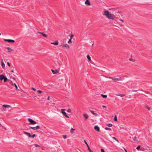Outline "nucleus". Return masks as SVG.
<instances>
[{"instance_id":"obj_11","label":"nucleus","mask_w":152,"mask_h":152,"mask_svg":"<svg viewBox=\"0 0 152 152\" xmlns=\"http://www.w3.org/2000/svg\"><path fill=\"white\" fill-rule=\"evenodd\" d=\"M23 133L27 135L29 137H30V138L31 137V134L30 133L27 132L25 131H24Z\"/></svg>"},{"instance_id":"obj_4","label":"nucleus","mask_w":152,"mask_h":152,"mask_svg":"<svg viewBox=\"0 0 152 152\" xmlns=\"http://www.w3.org/2000/svg\"><path fill=\"white\" fill-rule=\"evenodd\" d=\"M29 129H31L33 130H37L38 129H40V127L39 126H37L35 127H30Z\"/></svg>"},{"instance_id":"obj_35","label":"nucleus","mask_w":152,"mask_h":152,"mask_svg":"<svg viewBox=\"0 0 152 152\" xmlns=\"http://www.w3.org/2000/svg\"><path fill=\"white\" fill-rule=\"evenodd\" d=\"M67 112L68 113H71V110L70 109H68L67 110Z\"/></svg>"},{"instance_id":"obj_59","label":"nucleus","mask_w":152,"mask_h":152,"mask_svg":"<svg viewBox=\"0 0 152 152\" xmlns=\"http://www.w3.org/2000/svg\"><path fill=\"white\" fill-rule=\"evenodd\" d=\"M94 45V44H93L92 45V46H93Z\"/></svg>"},{"instance_id":"obj_46","label":"nucleus","mask_w":152,"mask_h":152,"mask_svg":"<svg viewBox=\"0 0 152 152\" xmlns=\"http://www.w3.org/2000/svg\"><path fill=\"white\" fill-rule=\"evenodd\" d=\"M7 64L9 66H10V64L9 62H7Z\"/></svg>"},{"instance_id":"obj_38","label":"nucleus","mask_w":152,"mask_h":152,"mask_svg":"<svg viewBox=\"0 0 152 152\" xmlns=\"http://www.w3.org/2000/svg\"><path fill=\"white\" fill-rule=\"evenodd\" d=\"M107 78H110V79H111L113 80H114V77H108Z\"/></svg>"},{"instance_id":"obj_1","label":"nucleus","mask_w":152,"mask_h":152,"mask_svg":"<svg viewBox=\"0 0 152 152\" xmlns=\"http://www.w3.org/2000/svg\"><path fill=\"white\" fill-rule=\"evenodd\" d=\"M103 14L105 15L107 18L112 19V18L111 15L110 14L108 11H104Z\"/></svg>"},{"instance_id":"obj_31","label":"nucleus","mask_w":152,"mask_h":152,"mask_svg":"<svg viewBox=\"0 0 152 152\" xmlns=\"http://www.w3.org/2000/svg\"><path fill=\"white\" fill-rule=\"evenodd\" d=\"M62 47L63 48H64V47H67L68 48H69V45L67 44L66 45H64L62 46Z\"/></svg>"},{"instance_id":"obj_17","label":"nucleus","mask_w":152,"mask_h":152,"mask_svg":"<svg viewBox=\"0 0 152 152\" xmlns=\"http://www.w3.org/2000/svg\"><path fill=\"white\" fill-rule=\"evenodd\" d=\"M7 49L8 50V51L9 52H10L11 51H12L13 50L12 49H11L10 48V47H7Z\"/></svg>"},{"instance_id":"obj_50","label":"nucleus","mask_w":152,"mask_h":152,"mask_svg":"<svg viewBox=\"0 0 152 152\" xmlns=\"http://www.w3.org/2000/svg\"><path fill=\"white\" fill-rule=\"evenodd\" d=\"M32 89L33 90H34V91H36V90L35 88H33V87H32Z\"/></svg>"},{"instance_id":"obj_58","label":"nucleus","mask_w":152,"mask_h":152,"mask_svg":"<svg viewBox=\"0 0 152 152\" xmlns=\"http://www.w3.org/2000/svg\"><path fill=\"white\" fill-rule=\"evenodd\" d=\"M144 95L145 96H146V97H148V96H147L146 95Z\"/></svg>"},{"instance_id":"obj_21","label":"nucleus","mask_w":152,"mask_h":152,"mask_svg":"<svg viewBox=\"0 0 152 152\" xmlns=\"http://www.w3.org/2000/svg\"><path fill=\"white\" fill-rule=\"evenodd\" d=\"M101 96L103 98H106L107 97V96L106 95H104L103 94H101Z\"/></svg>"},{"instance_id":"obj_20","label":"nucleus","mask_w":152,"mask_h":152,"mask_svg":"<svg viewBox=\"0 0 152 152\" xmlns=\"http://www.w3.org/2000/svg\"><path fill=\"white\" fill-rule=\"evenodd\" d=\"M106 125L109 127H111L113 126V124H106Z\"/></svg>"},{"instance_id":"obj_19","label":"nucleus","mask_w":152,"mask_h":152,"mask_svg":"<svg viewBox=\"0 0 152 152\" xmlns=\"http://www.w3.org/2000/svg\"><path fill=\"white\" fill-rule=\"evenodd\" d=\"M145 108H146L148 110H150V108L148 105H146L145 106Z\"/></svg>"},{"instance_id":"obj_53","label":"nucleus","mask_w":152,"mask_h":152,"mask_svg":"<svg viewBox=\"0 0 152 152\" xmlns=\"http://www.w3.org/2000/svg\"><path fill=\"white\" fill-rule=\"evenodd\" d=\"M120 20L122 22H124V20L122 19H120Z\"/></svg>"},{"instance_id":"obj_3","label":"nucleus","mask_w":152,"mask_h":152,"mask_svg":"<svg viewBox=\"0 0 152 152\" xmlns=\"http://www.w3.org/2000/svg\"><path fill=\"white\" fill-rule=\"evenodd\" d=\"M65 110V109H61V113L63 114L65 116L66 118H69V117L68 116L65 112L64 111Z\"/></svg>"},{"instance_id":"obj_40","label":"nucleus","mask_w":152,"mask_h":152,"mask_svg":"<svg viewBox=\"0 0 152 152\" xmlns=\"http://www.w3.org/2000/svg\"><path fill=\"white\" fill-rule=\"evenodd\" d=\"M73 37H74V35L72 34L70 36V39H72L73 38Z\"/></svg>"},{"instance_id":"obj_18","label":"nucleus","mask_w":152,"mask_h":152,"mask_svg":"<svg viewBox=\"0 0 152 152\" xmlns=\"http://www.w3.org/2000/svg\"><path fill=\"white\" fill-rule=\"evenodd\" d=\"M87 58L88 59L89 61H91V57H90L89 55H88L87 56Z\"/></svg>"},{"instance_id":"obj_45","label":"nucleus","mask_w":152,"mask_h":152,"mask_svg":"<svg viewBox=\"0 0 152 152\" xmlns=\"http://www.w3.org/2000/svg\"><path fill=\"white\" fill-rule=\"evenodd\" d=\"M63 137L64 139H66V135H63Z\"/></svg>"},{"instance_id":"obj_30","label":"nucleus","mask_w":152,"mask_h":152,"mask_svg":"<svg viewBox=\"0 0 152 152\" xmlns=\"http://www.w3.org/2000/svg\"><path fill=\"white\" fill-rule=\"evenodd\" d=\"M129 60L130 61H132L133 62H135V60L134 59H133L131 58H129Z\"/></svg>"},{"instance_id":"obj_60","label":"nucleus","mask_w":152,"mask_h":152,"mask_svg":"<svg viewBox=\"0 0 152 152\" xmlns=\"http://www.w3.org/2000/svg\"><path fill=\"white\" fill-rule=\"evenodd\" d=\"M1 35V33L0 32V35Z\"/></svg>"},{"instance_id":"obj_5","label":"nucleus","mask_w":152,"mask_h":152,"mask_svg":"<svg viewBox=\"0 0 152 152\" xmlns=\"http://www.w3.org/2000/svg\"><path fill=\"white\" fill-rule=\"evenodd\" d=\"M4 40L5 42H12L13 43L15 42V41L12 39H4Z\"/></svg>"},{"instance_id":"obj_13","label":"nucleus","mask_w":152,"mask_h":152,"mask_svg":"<svg viewBox=\"0 0 152 152\" xmlns=\"http://www.w3.org/2000/svg\"><path fill=\"white\" fill-rule=\"evenodd\" d=\"M51 44L55 45H57L58 44V40H56L55 42H51Z\"/></svg>"},{"instance_id":"obj_33","label":"nucleus","mask_w":152,"mask_h":152,"mask_svg":"<svg viewBox=\"0 0 152 152\" xmlns=\"http://www.w3.org/2000/svg\"><path fill=\"white\" fill-rule=\"evenodd\" d=\"M133 139L135 141H136L137 140V137L136 136L134 137L133 138Z\"/></svg>"},{"instance_id":"obj_14","label":"nucleus","mask_w":152,"mask_h":152,"mask_svg":"<svg viewBox=\"0 0 152 152\" xmlns=\"http://www.w3.org/2000/svg\"><path fill=\"white\" fill-rule=\"evenodd\" d=\"M51 70L52 72H53V74H56V73H58V70H54L52 69H51Z\"/></svg>"},{"instance_id":"obj_12","label":"nucleus","mask_w":152,"mask_h":152,"mask_svg":"<svg viewBox=\"0 0 152 152\" xmlns=\"http://www.w3.org/2000/svg\"><path fill=\"white\" fill-rule=\"evenodd\" d=\"M114 80L115 81H121L122 80V78L121 77H120L119 78H114Z\"/></svg>"},{"instance_id":"obj_8","label":"nucleus","mask_w":152,"mask_h":152,"mask_svg":"<svg viewBox=\"0 0 152 152\" xmlns=\"http://www.w3.org/2000/svg\"><path fill=\"white\" fill-rule=\"evenodd\" d=\"M83 116L85 118V120H86L88 118V115L87 114H83Z\"/></svg>"},{"instance_id":"obj_16","label":"nucleus","mask_w":152,"mask_h":152,"mask_svg":"<svg viewBox=\"0 0 152 152\" xmlns=\"http://www.w3.org/2000/svg\"><path fill=\"white\" fill-rule=\"evenodd\" d=\"M90 111L93 114L95 115V116H96L97 115V113H94V112L93 110H90Z\"/></svg>"},{"instance_id":"obj_15","label":"nucleus","mask_w":152,"mask_h":152,"mask_svg":"<svg viewBox=\"0 0 152 152\" xmlns=\"http://www.w3.org/2000/svg\"><path fill=\"white\" fill-rule=\"evenodd\" d=\"M5 76L1 75H0V80H2L4 78V77Z\"/></svg>"},{"instance_id":"obj_49","label":"nucleus","mask_w":152,"mask_h":152,"mask_svg":"<svg viewBox=\"0 0 152 152\" xmlns=\"http://www.w3.org/2000/svg\"><path fill=\"white\" fill-rule=\"evenodd\" d=\"M84 142L86 144V145H87L88 144L86 142V140H84Z\"/></svg>"},{"instance_id":"obj_24","label":"nucleus","mask_w":152,"mask_h":152,"mask_svg":"<svg viewBox=\"0 0 152 152\" xmlns=\"http://www.w3.org/2000/svg\"><path fill=\"white\" fill-rule=\"evenodd\" d=\"M116 96H119L121 97H123L125 96L124 94H116Z\"/></svg>"},{"instance_id":"obj_48","label":"nucleus","mask_w":152,"mask_h":152,"mask_svg":"<svg viewBox=\"0 0 152 152\" xmlns=\"http://www.w3.org/2000/svg\"><path fill=\"white\" fill-rule=\"evenodd\" d=\"M44 33V32H39V31L37 32V33H39V34H43Z\"/></svg>"},{"instance_id":"obj_37","label":"nucleus","mask_w":152,"mask_h":152,"mask_svg":"<svg viewBox=\"0 0 152 152\" xmlns=\"http://www.w3.org/2000/svg\"><path fill=\"white\" fill-rule=\"evenodd\" d=\"M71 39H70L69 41L68 42V43L69 44H70V43H72V41H71Z\"/></svg>"},{"instance_id":"obj_55","label":"nucleus","mask_w":152,"mask_h":152,"mask_svg":"<svg viewBox=\"0 0 152 152\" xmlns=\"http://www.w3.org/2000/svg\"><path fill=\"white\" fill-rule=\"evenodd\" d=\"M11 72H14V70H13V69L11 71Z\"/></svg>"},{"instance_id":"obj_57","label":"nucleus","mask_w":152,"mask_h":152,"mask_svg":"<svg viewBox=\"0 0 152 152\" xmlns=\"http://www.w3.org/2000/svg\"><path fill=\"white\" fill-rule=\"evenodd\" d=\"M42 150H44V149H43V147H42Z\"/></svg>"},{"instance_id":"obj_41","label":"nucleus","mask_w":152,"mask_h":152,"mask_svg":"<svg viewBox=\"0 0 152 152\" xmlns=\"http://www.w3.org/2000/svg\"><path fill=\"white\" fill-rule=\"evenodd\" d=\"M113 139H115L118 142H119V141L115 137H113Z\"/></svg>"},{"instance_id":"obj_7","label":"nucleus","mask_w":152,"mask_h":152,"mask_svg":"<svg viewBox=\"0 0 152 152\" xmlns=\"http://www.w3.org/2000/svg\"><path fill=\"white\" fill-rule=\"evenodd\" d=\"M143 91L145 92L146 94H151V93L150 92H149L148 91H143V90H132V92H136V91Z\"/></svg>"},{"instance_id":"obj_25","label":"nucleus","mask_w":152,"mask_h":152,"mask_svg":"<svg viewBox=\"0 0 152 152\" xmlns=\"http://www.w3.org/2000/svg\"><path fill=\"white\" fill-rule=\"evenodd\" d=\"M42 35L43 36L47 38L48 37L47 35H46L44 33L43 34H42Z\"/></svg>"},{"instance_id":"obj_28","label":"nucleus","mask_w":152,"mask_h":152,"mask_svg":"<svg viewBox=\"0 0 152 152\" xmlns=\"http://www.w3.org/2000/svg\"><path fill=\"white\" fill-rule=\"evenodd\" d=\"M140 145H138L137 148H136V149L138 150H140Z\"/></svg>"},{"instance_id":"obj_39","label":"nucleus","mask_w":152,"mask_h":152,"mask_svg":"<svg viewBox=\"0 0 152 152\" xmlns=\"http://www.w3.org/2000/svg\"><path fill=\"white\" fill-rule=\"evenodd\" d=\"M34 145H35V146L36 147H40V146L39 145L37 144H34Z\"/></svg>"},{"instance_id":"obj_26","label":"nucleus","mask_w":152,"mask_h":152,"mask_svg":"<svg viewBox=\"0 0 152 152\" xmlns=\"http://www.w3.org/2000/svg\"><path fill=\"white\" fill-rule=\"evenodd\" d=\"M4 80V82H5L7 81V78L6 77H5V76L4 77V78L3 79Z\"/></svg>"},{"instance_id":"obj_34","label":"nucleus","mask_w":152,"mask_h":152,"mask_svg":"<svg viewBox=\"0 0 152 152\" xmlns=\"http://www.w3.org/2000/svg\"><path fill=\"white\" fill-rule=\"evenodd\" d=\"M13 85H14L15 86L16 88V89L17 90L18 89V86H17V85L15 83H14L13 84Z\"/></svg>"},{"instance_id":"obj_36","label":"nucleus","mask_w":152,"mask_h":152,"mask_svg":"<svg viewBox=\"0 0 152 152\" xmlns=\"http://www.w3.org/2000/svg\"><path fill=\"white\" fill-rule=\"evenodd\" d=\"M35 136V134H34L32 135H31V137H32L33 138H34Z\"/></svg>"},{"instance_id":"obj_2","label":"nucleus","mask_w":152,"mask_h":152,"mask_svg":"<svg viewBox=\"0 0 152 152\" xmlns=\"http://www.w3.org/2000/svg\"><path fill=\"white\" fill-rule=\"evenodd\" d=\"M28 121L30 122L29 124L34 125L36 124L37 123L36 121L30 118L28 119Z\"/></svg>"},{"instance_id":"obj_44","label":"nucleus","mask_w":152,"mask_h":152,"mask_svg":"<svg viewBox=\"0 0 152 152\" xmlns=\"http://www.w3.org/2000/svg\"><path fill=\"white\" fill-rule=\"evenodd\" d=\"M62 41H63V43H64V42H66V39H63L62 40Z\"/></svg>"},{"instance_id":"obj_29","label":"nucleus","mask_w":152,"mask_h":152,"mask_svg":"<svg viewBox=\"0 0 152 152\" xmlns=\"http://www.w3.org/2000/svg\"><path fill=\"white\" fill-rule=\"evenodd\" d=\"M37 92L39 94H40L42 93L43 92V91H42L38 90L37 91Z\"/></svg>"},{"instance_id":"obj_52","label":"nucleus","mask_w":152,"mask_h":152,"mask_svg":"<svg viewBox=\"0 0 152 152\" xmlns=\"http://www.w3.org/2000/svg\"><path fill=\"white\" fill-rule=\"evenodd\" d=\"M86 145L87 146V147L88 148H90L88 144H87Z\"/></svg>"},{"instance_id":"obj_22","label":"nucleus","mask_w":152,"mask_h":152,"mask_svg":"<svg viewBox=\"0 0 152 152\" xmlns=\"http://www.w3.org/2000/svg\"><path fill=\"white\" fill-rule=\"evenodd\" d=\"M75 129L73 128H72L70 130V132L72 133H73L74 132Z\"/></svg>"},{"instance_id":"obj_23","label":"nucleus","mask_w":152,"mask_h":152,"mask_svg":"<svg viewBox=\"0 0 152 152\" xmlns=\"http://www.w3.org/2000/svg\"><path fill=\"white\" fill-rule=\"evenodd\" d=\"M3 107H10V106L9 105H7V104H4L3 105Z\"/></svg>"},{"instance_id":"obj_6","label":"nucleus","mask_w":152,"mask_h":152,"mask_svg":"<svg viewBox=\"0 0 152 152\" xmlns=\"http://www.w3.org/2000/svg\"><path fill=\"white\" fill-rule=\"evenodd\" d=\"M85 4L88 6L91 5V3L89 0H86V1L85 2Z\"/></svg>"},{"instance_id":"obj_47","label":"nucleus","mask_w":152,"mask_h":152,"mask_svg":"<svg viewBox=\"0 0 152 152\" xmlns=\"http://www.w3.org/2000/svg\"><path fill=\"white\" fill-rule=\"evenodd\" d=\"M44 33V32H39V31L37 32V33H39V34H43Z\"/></svg>"},{"instance_id":"obj_56","label":"nucleus","mask_w":152,"mask_h":152,"mask_svg":"<svg viewBox=\"0 0 152 152\" xmlns=\"http://www.w3.org/2000/svg\"><path fill=\"white\" fill-rule=\"evenodd\" d=\"M102 107H105V106H104V105H102Z\"/></svg>"},{"instance_id":"obj_32","label":"nucleus","mask_w":152,"mask_h":152,"mask_svg":"<svg viewBox=\"0 0 152 152\" xmlns=\"http://www.w3.org/2000/svg\"><path fill=\"white\" fill-rule=\"evenodd\" d=\"M105 129L106 130H111V129L110 128H108L107 127L105 128Z\"/></svg>"},{"instance_id":"obj_51","label":"nucleus","mask_w":152,"mask_h":152,"mask_svg":"<svg viewBox=\"0 0 152 152\" xmlns=\"http://www.w3.org/2000/svg\"><path fill=\"white\" fill-rule=\"evenodd\" d=\"M48 100H50V96H48L47 98Z\"/></svg>"},{"instance_id":"obj_54","label":"nucleus","mask_w":152,"mask_h":152,"mask_svg":"<svg viewBox=\"0 0 152 152\" xmlns=\"http://www.w3.org/2000/svg\"><path fill=\"white\" fill-rule=\"evenodd\" d=\"M124 150L126 152H128L125 148H124Z\"/></svg>"},{"instance_id":"obj_27","label":"nucleus","mask_w":152,"mask_h":152,"mask_svg":"<svg viewBox=\"0 0 152 152\" xmlns=\"http://www.w3.org/2000/svg\"><path fill=\"white\" fill-rule=\"evenodd\" d=\"M114 120L115 121H117V116L116 115H115V116L114 117Z\"/></svg>"},{"instance_id":"obj_10","label":"nucleus","mask_w":152,"mask_h":152,"mask_svg":"<svg viewBox=\"0 0 152 152\" xmlns=\"http://www.w3.org/2000/svg\"><path fill=\"white\" fill-rule=\"evenodd\" d=\"M1 66L4 69V67H5V64L4 62L3 59H1Z\"/></svg>"},{"instance_id":"obj_42","label":"nucleus","mask_w":152,"mask_h":152,"mask_svg":"<svg viewBox=\"0 0 152 152\" xmlns=\"http://www.w3.org/2000/svg\"><path fill=\"white\" fill-rule=\"evenodd\" d=\"M88 150L90 152H93L90 148H88Z\"/></svg>"},{"instance_id":"obj_9","label":"nucleus","mask_w":152,"mask_h":152,"mask_svg":"<svg viewBox=\"0 0 152 152\" xmlns=\"http://www.w3.org/2000/svg\"><path fill=\"white\" fill-rule=\"evenodd\" d=\"M94 129L96 131H97L98 132L99 131V127L98 126H94Z\"/></svg>"},{"instance_id":"obj_43","label":"nucleus","mask_w":152,"mask_h":152,"mask_svg":"<svg viewBox=\"0 0 152 152\" xmlns=\"http://www.w3.org/2000/svg\"><path fill=\"white\" fill-rule=\"evenodd\" d=\"M101 152H105L103 148H101Z\"/></svg>"}]
</instances>
